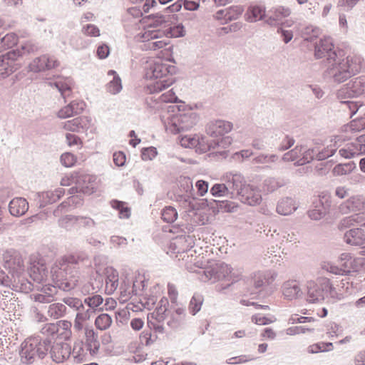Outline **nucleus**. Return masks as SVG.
<instances>
[{
	"label": "nucleus",
	"instance_id": "obj_59",
	"mask_svg": "<svg viewBox=\"0 0 365 365\" xmlns=\"http://www.w3.org/2000/svg\"><path fill=\"white\" fill-rule=\"evenodd\" d=\"M162 32L160 31H146L143 34L144 41L154 40L161 38Z\"/></svg>",
	"mask_w": 365,
	"mask_h": 365
},
{
	"label": "nucleus",
	"instance_id": "obj_6",
	"mask_svg": "<svg viewBox=\"0 0 365 365\" xmlns=\"http://www.w3.org/2000/svg\"><path fill=\"white\" fill-rule=\"evenodd\" d=\"M232 124L230 122L217 120L210 122L206 128V132L210 138H213L215 141H221L222 139L230 138L225 136L232 129Z\"/></svg>",
	"mask_w": 365,
	"mask_h": 365
},
{
	"label": "nucleus",
	"instance_id": "obj_10",
	"mask_svg": "<svg viewBox=\"0 0 365 365\" xmlns=\"http://www.w3.org/2000/svg\"><path fill=\"white\" fill-rule=\"evenodd\" d=\"M148 66L145 69V77L148 79H157L165 76H172L166 64L161 60L150 59L147 61Z\"/></svg>",
	"mask_w": 365,
	"mask_h": 365
},
{
	"label": "nucleus",
	"instance_id": "obj_41",
	"mask_svg": "<svg viewBox=\"0 0 365 365\" xmlns=\"http://www.w3.org/2000/svg\"><path fill=\"white\" fill-rule=\"evenodd\" d=\"M185 30L182 24H178L170 27L167 31L166 35L171 38H178L185 36Z\"/></svg>",
	"mask_w": 365,
	"mask_h": 365
},
{
	"label": "nucleus",
	"instance_id": "obj_48",
	"mask_svg": "<svg viewBox=\"0 0 365 365\" xmlns=\"http://www.w3.org/2000/svg\"><path fill=\"white\" fill-rule=\"evenodd\" d=\"M350 144L346 148L339 150L340 155L345 158H352L356 155H361L359 150L356 148H351Z\"/></svg>",
	"mask_w": 365,
	"mask_h": 365
},
{
	"label": "nucleus",
	"instance_id": "obj_44",
	"mask_svg": "<svg viewBox=\"0 0 365 365\" xmlns=\"http://www.w3.org/2000/svg\"><path fill=\"white\" fill-rule=\"evenodd\" d=\"M69 106L71 107V111H73V115H77L84 110L86 103L83 101L75 100L71 101L69 103Z\"/></svg>",
	"mask_w": 365,
	"mask_h": 365
},
{
	"label": "nucleus",
	"instance_id": "obj_33",
	"mask_svg": "<svg viewBox=\"0 0 365 365\" xmlns=\"http://www.w3.org/2000/svg\"><path fill=\"white\" fill-rule=\"evenodd\" d=\"M113 320L108 314H101L95 319V326L99 330H106L112 324Z\"/></svg>",
	"mask_w": 365,
	"mask_h": 365
},
{
	"label": "nucleus",
	"instance_id": "obj_20",
	"mask_svg": "<svg viewBox=\"0 0 365 365\" xmlns=\"http://www.w3.org/2000/svg\"><path fill=\"white\" fill-rule=\"evenodd\" d=\"M344 240L347 244L361 246L365 243V235L361 229H353L345 233Z\"/></svg>",
	"mask_w": 365,
	"mask_h": 365
},
{
	"label": "nucleus",
	"instance_id": "obj_9",
	"mask_svg": "<svg viewBox=\"0 0 365 365\" xmlns=\"http://www.w3.org/2000/svg\"><path fill=\"white\" fill-rule=\"evenodd\" d=\"M198 140L195 150L200 153H206L211 149L217 148H226L232 143L231 138H223L221 141H215L213 138L210 140L205 136L198 135Z\"/></svg>",
	"mask_w": 365,
	"mask_h": 365
},
{
	"label": "nucleus",
	"instance_id": "obj_25",
	"mask_svg": "<svg viewBox=\"0 0 365 365\" xmlns=\"http://www.w3.org/2000/svg\"><path fill=\"white\" fill-rule=\"evenodd\" d=\"M86 342L88 349L91 354L98 353L100 349V343L98 339V335L92 329H87L85 332Z\"/></svg>",
	"mask_w": 365,
	"mask_h": 365
},
{
	"label": "nucleus",
	"instance_id": "obj_26",
	"mask_svg": "<svg viewBox=\"0 0 365 365\" xmlns=\"http://www.w3.org/2000/svg\"><path fill=\"white\" fill-rule=\"evenodd\" d=\"M308 299L311 302H317L324 299V292L321 289L320 280L318 283L312 282L308 287Z\"/></svg>",
	"mask_w": 365,
	"mask_h": 365
},
{
	"label": "nucleus",
	"instance_id": "obj_7",
	"mask_svg": "<svg viewBox=\"0 0 365 365\" xmlns=\"http://www.w3.org/2000/svg\"><path fill=\"white\" fill-rule=\"evenodd\" d=\"M66 267L62 268L58 267V264H56L51 268V275L55 285H46L43 287V292L48 294V297H52L57 293V287L63 289H68L70 285L68 283L61 282L63 277L65 276V270Z\"/></svg>",
	"mask_w": 365,
	"mask_h": 365
},
{
	"label": "nucleus",
	"instance_id": "obj_56",
	"mask_svg": "<svg viewBox=\"0 0 365 365\" xmlns=\"http://www.w3.org/2000/svg\"><path fill=\"white\" fill-rule=\"evenodd\" d=\"M140 341L145 346H149L153 344L152 333L150 330H144L140 335Z\"/></svg>",
	"mask_w": 365,
	"mask_h": 365
},
{
	"label": "nucleus",
	"instance_id": "obj_47",
	"mask_svg": "<svg viewBox=\"0 0 365 365\" xmlns=\"http://www.w3.org/2000/svg\"><path fill=\"white\" fill-rule=\"evenodd\" d=\"M302 147L297 146L294 149L285 153L284 158L292 161L297 160L298 162L302 155Z\"/></svg>",
	"mask_w": 365,
	"mask_h": 365
},
{
	"label": "nucleus",
	"instance_id": "obj_38",
	"mask_svg": "<svg viewBox=\"0 0 365 365\" xmlns=\"http://www.w3.org/2000/svg\"><path fill=\"white\" fill-rule=\"evenodd\" d=\"M198 140V135H187L181 137L180 143L185 148H196Z\"/></svg>",
	"mask_w": 365,
	"mask_h": 365
},
{
	"label": "nucleus",
	"instance_id": "obj_5",
	"mask_svg": "<svg viewBox=\"0 0 365 365\" xmlns=\"http://www.w3.org/2000/svg\"><path fill=\"white\" fill-rule=\"evenodd\" d=\"M195 124V117L194 115L179 114L173 115L165 126L170 132L177 133L191 128Z\"/></svg>",
	"mask_w": 365,
	"mask_h": 365
},
{
	"label": "nucleus",
	"instance_id": "obj_57",
	"mask_svg": "<svg viewBox=\"0 0 365 365\" xmlns=\"http://www.w3.org/2000/svg\"><path fill=\"white\" fill-rule=\"evenodd\" d=\"M56 115H57L58 118H61V119H65V118H68L74 116L73 111H71L69 104L61 108L57 112Z\"/></svg>",
	"mask_w": 365,
	"mask_h": 365
},
{
	"label": "nucleus",
	"instance_id": "obj_55",
	"mask_svg": "<svg viewBox=\"0 0 365 365\" xmlns=\"http://www.w3.org/2000/svg\"><path fill=\"white\" fill-rule=\"evenodd\" d=\"M359 218L360 217L358 215L346 217L341 221L340 226L342 228L348 227L351 225H354L355 222H360Z\"/></svg>",
	"mask_w": 365,
	"mask_h": 365
},
{
	"label": "nucleus",
	"instance_id": "obj_8",
	"mask_svg": "<svg viewBox=\"0 0 365 365\" xmlns=\"http://www.w3.org/2000/svg\"><path fill=\"white\" fill-rule=\"evenodd\" d=\"M99 184L100 180L96 175L81 173L79 187H72L71 193L81 192L91 195L97 190Z\"/></svg>",
	"mask_w": 365,
	"mask_h": 365
},
{
	"label": "nucleus",
	"instance_id": "obj_62",
	"mask_svg": "<svg viewBox=\"0 0 365 365\" xmlns=\"http://www.w3.org/2000/svg\"><path fill=\"white\" fill-rule=\"evenodd\" d=\"M125 160V155L123 152H115L113 154V162L117 166L124 165Z\"/></svg>",
	"mask_w": 365,
	"mask_h": 365
},
{
	"label": "nucleus",
	"instance_id": "obj_21",
	"mask_svg": "<svg viewBox=\"0 0 365 365\" xmlns=\"http://www.w3.org/2000/svg\"><path fill=\"white\" fill-rule=\"evenodd\" d=\"M51 356L55 362L62 363L69 357L70 351L67 345L56 344L51 348Z\"/></svg>",
	"mask_w": 365,
	"mask_h": 365
},
{
	"label": "nucleus",
	"instance_id": "obj_54",
	"mask_svg": "<svg viewBox=\"0 0 365 365\" xmlns=\"http://www.w3.org/2000/svg\"><path fill=\"white\" fill-rule=\"evenodd\" d=\"M157 150L154 147L143 148L141 152V157L143 160H150L157 155Z\"/></svg>",
	"mask_w": 365,
	"mask_h": 365
},
{
	"label": "nucleus",
	"instance_id": "obj_4",
	"mask_svg": "<svg viewBox=\"0 0 365 365\" xmlns=\"http://www.w3.org/2000/svg\"><path fill=\"white\" fill-rule=\"evenodd\" d=\"M26 46H22L21 49L13 50L0 56V76L4 78L18 68L15 61L24 53Z\"/></svg>",
	"mask_w": 365,
	"mask_h": 365
},
{
	"label": "nucleus",
	"instance_id": "obj_63",
	"mask_svg": "<svg viewBox=\"0 0 365 365\" xmlns=\"http://www.w3.org/2000/svg\"><path fill=\"white\" fill-rule=\"evenodd\" d=\"M169 41L168 39H160L158 41H153L149 43V48L153 50L159 49L164 48L167 45L169 44Z\"/></svg>",
	"mask_w": 365,
	"mask_h": 365
},
{
	"label": "nucleus",
	"instance_id": "obj_17",
	"mask_svg": "<svg viewBox=\"0 0 365 365\" xmlns=\"http://www.w3.org/2000/svg\"><path fill=\"white\" fill-rule=\"evenodd\" d=\"M155 80V81L148 86V89L150 93L161 92L163 90L172 86L175 82V78L173 76H165Z\"/></svg>",
	"mask_w": 365,
	"mask_h": 365
},
{
	"label": "nucleus",
	"instance_id": "obj_29",
	"mask_svg": "<svg viewBox=\"0 0 365 365\" xmlns=\"http://www.w3.org/2000/svg\"><path fill=\"white\" fill-rule=\"evenodd\" d=\"M245 16L247 21H257L265 16V9L261 6H251L247 9Z\"/></svg>",
	"mask_w": 365,
	"mask_h": 365
},
{
	"label": "nucleus",
	"instance_id": "obj_43",
	"mask_svg": "<svg viewBox=\"0 0 365 365\" xmlns=\"http://www.w3.org/2000/svg\"><path fill=\"white\" fill-rule=\"evenodd\" d=\"M118 286V275L109 276L106 281V289L108 293H113Z\"/></svg>",
	"mask_w": 365,
	"mask_h": 365
},
{
	"label": "nucleus",
	"instance_id": "obj_58",
	"mask_svg": "<svg viewBox=\"0 0 365 365\" xmlns=\"http://www.w3.org/2000/svg\"><path fill=\"white\" fill-rule=\"evenodd\" d=\"M252 322L258 325H265L272 323V320L258 314L252 317Z\"/></svg>",
	"mask_w": 365,
	"mask_h": 365
},
{
	"label": "nucleus",
	"instance_id": "obj_18",
	"mask_svg": "<svg viewBox=\"0 0 365 365\" xmlns=\"http://www.w3.org/2000/svg\"><path fill=\"white\" fill-rule=\"evenodd\" d=\"M29 272L31 278L38 283L43 282L47 276L45 264L39 261L32 263Z\"/></svg>",
	"mask_w": 365,
	"mask_h": 365
},
{
	"label": "nucleus",
	"instance_id": "obj_35",
	"mask_svg": "<svg viewBox=\"0 0 365 365\" xmlns=\"http://www.w3.org/2000/svg\"><path fill=\"white\" fill-rule=\"evenodd\" d=\"M66 307L61 303H54L49 306L48 314L51 317L58 319L64 315Z\"/></svg>",
	"mask_w": 365,
	"mask_h": 365
},
{
	"label": "nucleus",
	"instance_id": "obj_46",
	"mask_svg": "<svg viewBox=\"0 0 365 365\" xmlns=\"http://www.w3.org/2000/svg\"><path fill=\"white\" fill-rule=\"evenodd\" d=\"M82 32L84 35L91 37L100 36L99 29L94 24H87L82 28Z\"/></svg>",
	"mask_w": 365,
	"mask_h": 365
},
{
	"label": "nucleus",
	"instance_id": "obj_3",
	"mask_svg": "<svg viewBox=\"0 0 365 365\" xmlns=\"http://www.w3.org/2000/svg\"><path fill=\"white\" fill-rule=\"evenodd\" d=\"M232 188L237 192L242 202L251 206L259 205L262 201L259 192L250 185L243 183L240 176L235 175L232 178Z\"/></svg>",
	"mask_w": 365,
	"mask_h": 365
},
{
	"label": "nucleus",
	"instance_id": "obj_15",
	"mask_svg": "<svg viewBox=\"0 0 365 365\" xmlns=\"http://www.w3.org/2000/svg\"><path fill=\"white\" fill-rule=\"evenodd\" d=\"M90 124V120L86 117H78L63 123L64 130L71 132L79 133L85 130Z\"/></svg>",
	"mask_w": 365,
	"mask_h": 365
},
{
	"label": "nucleus",
	"instance_id": "obj_30",
	"mask_svg": "<svg viewBox=\"0 0 365 365\" xmlns=\"http://www.w3.org/2000/svg\"><path fill=\"white\" fill-rule=\"evenodd\" d=\"M161 220L168 224L173 223L178 217V213L175 207L168 205L163 207L160 212Z\"/></svg>",
	"mask_w": 365,
	"mask_h": 365
},
{
	"label": "nucleus",
	"instance_id": "obj_61",
	"mask_svg": "<svg viewBox=\"0 0 365 365\" xmlns=\"http://www.w3.org/2000/svg\"><path fill=\"white\" fill-rule=\"evenodd\" d=\"M168 294L171 302L175 303L177 302L178 292L174 284L170 283L168 284Z\"/></svg>",
	"mask_w": 365,
	"mask_h": 365
},
{
	"label": "nucleus",
	"instance_id": "obj_32",
	"mask_svg": "<svg viewBox=\"0 0 365 365\" xmlns=\"http://www.w3.org/2000/svg\"><path fill=\"white\" fill-rule=\"evenodd\" d=\"M19 41L18 36L14 33H9L4 37H1L0 51L11 48L17 44Z\"/></svg>",
	"mask_w": 365,
	"mask_h": 365
},
{
	"label": "nucleus",
	"instance_id": "obj_14",
	"mask_svg": "<svg viewBox=\"0 0 365 365\" xmlns=\"http://www.w3.org/2000/svg\"><path fill=\"white\" fill-rule=\"evenodd\" d=\"M334 45L329 38L320 39L315 46L314 56L317 58L327 57V61L331 53H338V50H334Z\"/></svg>",
	"mask_w": 365,
	"mask_h": 365
},
{
	"label": "nucleus",
	"instance_id": "obj_64",
	"mask_svg": "<svg viewBox=\"0 0 365 365\" xmlns=\"http://www.w3.org/2000/svg\"><path fill=\"white\" fill-rule=\"evenodd\" d=\"M196 187L197 189L198 194L200 196H203L207 192L208 184L204 180H198L196 182Z\"/></svg>",
	"mask_w": 365,
	"mask_h": 365
},
{
	"label": "nucleus",
	"instance_id": "obj_28",
	"mask_svg": "<svg viewBox=\"0 0 365 365\" xmlns=\"http://www.w3.org/2000/svg\"><path fill=\"white\" fill-rule=\"evenodd\" d=\"M297 207L294 201L292 198L282 199L277 206V211L279 214L287 215L292 213Z\"/></svg>",
	"mask_w": 365,
	"mask_h": 365
},
{
	"label": "nucleus",
	"instance_id": "obj_13",
	"mask_svg": "<svg viewBox=\"0 0 365 365\" xmlns=\"http://www.w3.org/2000/svg\"><path fill=\"white\" fill-rule=\"evenodd\" d=\"M188 245L185 237H178L175 238L168 247V253L170 255H175V257L179 259H185V255L187 251Z\"/></svg>",
	"mask_w": 365,
	"mask_h": 365
},
{
	"label": "nucleus",
	"instance_id": "obj_52",
	"mask_svg": "<svg viewBox=\"0 0 365 365\" xmlns=\"http://www.w3.org/2000/svg\"><path fill=\"white\" fill-rule=\"evenodd\" d=\"M160 101L163 103H175L178 97L173 90L170 89L160 96Z\"/></svg>",
	"mask_w": 365,
	"mask_h": 365
},
{
	"label": "nucleus",
	"instance_id": "obj_31",
	"mask_svg": "<svg viewBox=\"0 0 365 365\" xmlns=\"http://www.w3.org/2000/svg\"><path fill=\"white\" fill-rule=\"evenodd\" d=\"M108 75L113 76V80L107 84L108 91L112 94L119 93L122 89L120 78L117 75L116 72L113 70L109 71Z\"/></svg>",
	"mask_w": 365,
	"mask_h": 365
},
{
	"label": "nucleus",
	"instance_id": "obj_23",
	"mask_svg": "<svg viewBox=\"0 0 365 365\" xmlns=\"http://www.w3.org/2000/svg\"><path fill=\"white\" fill-rule=\"evenodd\" d=\"M364 207V201L360 197H352L346 200L344 204L341 205L340 210L346 213L349 211L357 212L361 211Z\"/></svg>",
	"mask_w": 365,
	"mask_h": 365
},
{
	"label": "nucleus",
	"instance_id": "obj_12",
	"mask_svg": "<svg viewBox=\"0 0 365 365\" xmlns=\"http://www.w3.org/2000/svg\"><path fill=\"white\" fill-rule=\"evenodd\" d=\"M37 345L38 341L35 339H29L24 341L20 353L24 362L30 363L36 356H38L40 358L43 356V353L39 352Z\"/></svg>",
	"mask_w": 365,
	"mask_h": 365
},
{
	"label": "nucleus",
	"instance_id": "obj_24",
	"mask_svg": "<svg viewBox=\"0 0 365 365\" xmlns=\"http://www.w3.org/2000/svg\"><path fill=\"white\" fill-rule=\"evenodd\" d=\"M290 14L291 11L288 8L284 6L274 8L269 11L267 21L269 24H279L284 18L289 16Z\"/></svg>",
	"mask_w": 365,
	"mask_h": 365
},
{
	"label": "nucleus",
	"instance_id": "obj_39",
	"mask_svg": "<svg viewBox=\"0 0 365 365\" xmlns=\"http://www.w3.org/2000/svg\"><path fill=\"white\" fill-rule=\"evenodd\" d=\"M320 287L322 291L324 292V298L328 295H330L332 297L335 296L334 288L330 283L329 279L326 278L320 279Z\"/></svg>",
	"mask_w": 365,
	"mask_h": 365
},
{
	"label": "nucleus",
	"instance_id": "obj_50",
	"mask_svg": "<svg viewBox=\"0 0 365 365\" xmlns=\"http://www.w3.org/2000/svg\"><path fill=\"white\" fill-rule=\"evenodd\" d=\"M227 187L224 184H215L210 190V192L213 196L222 197L227 192Z\"/></svg>",
	"mask_w": 365,
	"mask_h": 365
},
{
	"label": "nucleus",
	"instance_id": "obj_34",
	"mask_svg": "<svg viewBox=\"0 0 365 365\" xmlns=\"http://www.w3.org/2000/svg\"><path fill=\"white\" fill-rule=\"evenodd\" d=\"M81 173L73 172L63 176L61 180L62 186H70L75 184V187H79Z\"/></svg>",
	"mask_w": 365,
	"mask_h": 365
},
{
	"label": "nucleus",
	"instance_id": "obj_51",
	"mask_svg": "<svg viewBox=\"0 0 365 365\" xmlns=\"http://www.w3.org/2000/svg\"><path fill=\"white\" fill-rule=\"evenodd\" d=\"M50 327L52 330L59 331L60 330L70 331L71 327V323L68 321L61 320L58 321L56 324H50Z\"/></svg>",
	"mask_w": 365,
	"mask_h": 365
},
{
	"label": "nucleus",
	"instance_id": "obj_2",
	"mask_svg": "<svg viewBox=\"0 0 365 365\" xmlns=\"http://www.w3.org/2000/svg\"><path fill=\"white\" fill-rule=\"evenodd\" d=\"M364 264L365 258H353L350 254L343 253L339 257V266H335L329 262H324L322 267L330 273L344 275L360 271L364 267Z\"/></svg>",
	"mask_w": 365,
	"mask_h": 365
},
{
	"label": "nucleus",
	"instance_id": "obj_11",
	"mask_svg": "<svg viewBox=\"0 0 365 365\" xmlns=\"http://www.w3.org/2000/svg\"><path fill=\"white\" fill-rule=\"evenodd\" d=\"M59 66V62L53 56L46 55L36 58L29 65V68L34 72L55 68Z\"/></svg>",
	"mask_w": 365,
	"mask_h": 365
},
{
	"label": "nucleus",
	"instance_id": "obj_42",
	"mask_svg": "<svg viewBox=\"0 0 365 365\" xmlns=\"http://www.w3.org/2000/svg\"><path fill=\"white\" fill-rule=\"evenodd\" d=\"M77 161V158L71 153H65L61 156V163L67 168L73 166Z\"/></svg>",
	"mask_w": 365,
	"mask_h": 365
},
{
	"label": "nucleus",
	"instance_id": "obj_37",
	"mask_svg": "<svg viewBox=\"0 0 365 365\" xmlns=\"http://www.w3.org/2000/svg\"><path fill=\"white\" fill-rule=\"evenodd\" d=\"M202 303L203 297L200 294H195L190 302V312L192 314H195L200 310Z\"/></svg>",
	"mask_w": 365,
	"mask_h": 365
},
{
	"label": "nucleus",
	"instance_id": "obj_53",
	"mask_svg": "<svg viewBox=\"0 0 365 365\" xmlns=\"http://www.w3.org/2000/svg\"><path fill=\"white\" fill-rule=\"evenodd\" d=\"M66 142L68 146H78L81 148L83 145V141L81 139L75 134L67 133L66 135Z\"/></svg>",
	"mask_w": 365,
	"mask_h": 365
},
{
	"label": "nucleus",
	"instance_id": "obj_49",
	"mask_svg": "<svg viewBox=\"0 0 365 365\" xmlns=\"http://www.w3.org/2000/svg\"><path fill=\"white\" fill-rule=\"evenodd\" d=\"M103 299L101 295L96 294L85 299V303L87 304L91 308L95 309L102 304Z\"/></svg>",
	"mask_w": 365,
	"mask_h": 365
},
{
	"label": "nucleus",
	"instance_id": "obj_22",
	"mask_svg": "<svg viewBox=\"0 0 365 365\" xmlns=\"http://www.w3.org/2000/svg\"><path fill=\"white\" fill-rule=\"evenodd\" d=\"M329 206L328 198L324 196L322 200H319L315 208L309 211L308 215L312 220H319L327 213Z\"/></svg>",
	"mask_w": 365,
	"mask_h": 365
},
{
	"label": "nucleus",
	"instance_id": "obj_1",
	"mask_svg": "<svg viewBox=\"0 0 365 365\" xmlns=\"http://www.w3.org/2000/svg\"><path fill=\"white\" fill-rule=\"evenodd\" d=\"M361 68L359 58L354 56L345 57L342 50L331 53L328 58V73L334 81L341 83L355 75Z\"/></svg>",
	"mask_w": 365,
	"mask_h": 365
},
{
	"label": "nucleus",
	"instance_id": "obj_27",
	"mask_svg": "<svg viewBox=\"0 0 365 365\" xmlns=\"http://www.w3.org/2000/svg\"><path fill=\"white\" fill-rule=\"evenodd\" d=\"M244 9L240 6H233L225 10H220L216 14V18L220 19L221 15L225 14V18L227 20L237 19L243 12Z\"/></svg>",
	"mask_w": 365,
	"mask_h": 365
},
{
	"label": "nucleus",
	"instance_id": "obj_19",
	"mask_svg": "<svg viewBox=\"0 0 365 365\" xmlns=\"http://www.w3.org/2000/svg\"><path fill=\"white\" fill-rule=\"evenodd\" d=\"M29 209V203L26 199L22 197H16L9 203V211L12 215L21 216L24 215Z\"/></svg>",
	"mask_w": 365,
	"mask_h": 365
},
{
	"label": "nucleus",
	"instance_id": "obj_40",
	"mask_svg": "<svg viewBox=\"0 0 365 365\" xmlns=\"http://www.w3.org/2000/svg\"><path fill=\"white\" fill-rule=\"evenodd\" d=\"M168 304V302L167 299H162L160 301V306L158 307L155 311L153 312V314L155 315V318L158 321H163L165 319V313L167 311V306Z\"/></svg>",
	"mask_w": 365,
	"mask_h": 365
},
{
	"label": "nucleus",
	"instance_id": "obj_45",
	"mask_svg": "<svg viewBox=\"0 0 365 365\" xmlns=\"http://www.w3.org/2000/svg\"><path fill=\"white\" fill-rule=\"evenodd\" d=\"M299 291L300 289L297 285L294 284L291 286L289 284H287L284 287L283 294L286 297L292 299L297 297Z\"/></svg>",
	"mask_w": 365,
	"mask_h": 365
},
{
	"label": "nucleus",
	"instance_id": "obj_60",
	"mask_svg": "<svg viewBox=\"0 0 365 365\" xmlns=\"http://www.w3.org/2000/svg\"><path fill=\"white\" fill-rule=\"evenodd\" d=\"M63 302L71 307L78 309L83 306L81 299L75 297H66L63 299Z\"/></svg>",
	"mask_w": 365,
	"mask_h": 365
},
{
	"label": "nucleus",
	"instance_id": "obj_36",
	"mask_svg": "<svg viewBox=\"0 0 365 365\" xmlns=\"http://www.w3.org/2000/svg\"><path fill=\"white\" fill-rule=\"evenodd\" d=\"M111 206L113 208L119 211V217L120 218H128L130 215V210L126 205V203L118 200H112Z\"/></svg>",
	"mask_w": 365,
	"mask_h": 365
},
{
	"label": "nucleus",
	"instance_id": "obj_16",
	"mask_svg": "<svg viewBox=\"0 0 365 365\" xmlns=\"http://www.w3.org/2000/svg\"><path fill=\"white\" fill-rule=\"evenodd\" d=\"M54 86L61 93L62 97L66 99L71 96L74 86L73 81L70 78L58 77L56 81L50 83Z\"/></svg>",
	"mask_w": 365,
	"mask_h": 365
}]
</instances>
